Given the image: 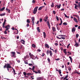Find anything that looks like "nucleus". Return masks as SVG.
Returning a JSON list of instances; mask_svg holds the SVG:
<instances>
[{
    "instance_id": "f257e3e1",
    "label": "nucleus",
    "mask_w": 80,
    "mask_h": 80,
    "mask_svg": "<svg viewBox=\"0 0 80 80\" xmlns=\"http://www.w3.org/2000/svg\"><path fill=\"white\" fill-rule=\"evenodd\" d=\"M7 68L8 71L9 72V68H11L12 67L10 66V64L9 63H7V64L5 63V65L4 66V68Z\"/></svg>"
},
{
    "instance_id": "f03ea898",
    "label": "nucleus",
    "mask_w": 80,
    "mask_h": 80,
    "mask_svg": "<svg viewBox=\"0 0 80 80\" xmlns=\"http://www.w3.org/2000/svg\"><path fill=\"white\" fill-rule=\"evenodd\" d=\"M7 22V20L6 19H4V22L3 23L2 27L3 28H8L10 27V25H8L5 27V22Z\"/></svg>"
},
{
    "instance_id": "7ed1b4c3",
    "label": "nucleus",
    "mask_w": 80,
    "mask_h": 80,
    "mask_svg": "<svg viewBox=\"0 0 80 80\" xmlns=\"http://www.w3.org/2000/svg\"><path fill=\"white\" fill-rule=\"evenodd\" d=\"M29 55L30 56V57L32 59H33V60H35V59H36V58H37V56H34L31 53H29Z\"/></svg>"
},
{
    "instance_id": "20e7f679",
    "label": "nucleus",
    "mask_w": 80,
    "mask_h": 80,
    "mask_svg": "<svg viewBox=\"0 0 80 80\" xmlns=\"http://www.w3.org/2000/svg\"><path fill=\"white\" fill-rule=\"evenodd\" d=\"M10 53L11 57H14V58L16 57V56H15V52H11Z\"/></svg>"
},
{
    "instance_id": "39448f33",
    "label": "nucleus",
    "mask_w": 80,
    "mask_h": 80,
    "mask_svg": "<svg viewBox=\"0 0 80 80\" xmlns=\"http://www.w3.org/2000/svg\"><path fill=\"white\" fill-rule=\"evenodd\" d=\"M38 7L37 6L34 8L33 11V14H36V13H37V9H38Z\"/></svg>"
},
{
    "instance_id": "423d86ee",
    "label": "nucleus",
    "mask_w": 80,
    "mask_h": 80,
    "mask_svg": "<svg viewBox=\"0 0 80 80\" xmlns=\"http://www.w3.org/2000/svg\"><path fill=\"white\" fill-rule=\"evenodd\" d=\"M49 53L50 55V56H51V57H52V52L51 50L49 51V50H48L46 51V53H47V55H48V54H49Z\"/></svg>"
},
{
    "instance_id": "0eeeda50",
    "label": "nucleus",
    "mask_w": 80,
    "mask_h": 80,
    "mask_svg": "<svg viewBox=\"0 0 80 80\" xmlns=\"http://www.w3.org/2000/svg\"><path fill=\"white\" fill-rule=\"evenodd\" d=\"M48 16L45 17L43 19V21H44V22H47L48 21L47 20H48Z\"/></svg>"
},
{
    "instance_id": "6e6552de",
    "label": "nucleus",
    "mask_w": 80,
    "mask_h": 80,
    "mask_svg": "<svg viewBox=\"0 0 80 80\" xmlns=\"http://www.w3.org/2000/svg\"><path fill=\"white\" fill-rule=\"evenodd\" d=\"M31 20L32 21V23H33V25H34V23H35V21H34L35 20V18H34L33 17H32L31 18Z\"/></svg>"
},
{
    "instance_id": "1a4fd4ad",
    "label": "nucleus",
    "mask_w": 80,
    "mask_h": 80,
    "mask_svg": "<svg viewBox=\"0 0 80 80\" xmlns=\"http://www.w3.org/2000/svg\"><path fill=\"white\" fill-rule=\"evenodd\" d=\"M47 23L49 27V29H50L51 26H50V24L49 23L50 22H49V21H48L47 22Z\"/></svg>"
},
{
    "instance_id": "9d476101",
    "label": "nucleus",
    "mask_w": 80,
    "mask_h": 80,
    "mask_svg": "<svg viewBox=\"0 0 80 80\" xmlns=\"http://www.w3.org/2000/svg\"><path fill=\"white\" fill-rule=\"evenodd\" d=\"M23 74L24 76H25V77L26 78H28V77L26 75H27V74L25 72H23Z\"/></svg>"
},
{
    "instance_id": "9b49d317",
    "label": "nucleus",
    "mask_w": 80,
    "mask_h": 80,
    "mask_svg": "<svg viewBox=\"0 0 80 80\" xmlns=\"http://www.w3.org/2000/svg\"><path fill=\"white\" fill-rule=\"evenodd\" d=\"M75 30H76V28H75L73 27L72 28V32H75Z\"/></svg>"
},
{
    "instance_id": "f8f14e48",
    "label": "nucleus",
    "mask_w": 80,
    "mask_h": 80,
    "mask_svg": "<svg viewBox=\"0 0 80 80\" xmlns=\"http://www.w3.org/2000/svg\"><path fill=\"white\" fill-rule=\"evenodd\" d=\"M43 78L42 77H38L37 78V80H43Z\"/></svg>"
},
{
    "instance_id": "ddd939ff",
    "label": "nucleus",
    "mask_w": 80,
    "mask_h": 80,
    "mask_svg": "<svg viewBox=\"0 0 80 80\" xmlns=\"http://www.w3.org/2000/svg\"><path fill=\"white\" fill-rule=\"evenodd\" d=\"M43 35L44 38H46L47 37V36L46 35V33H45V32H43Z\"/></svg>"
},
{
    "instance_id": "4468645a",
    "label": "nucleus",
    "mask_w": 80,
    "mask_h": 80,
    "mask_svg": "<svg viewBox=\"0 0 80 80\" xmlns=\"http://www.w3.org/2000/svg\"><path fill=\"white\" fill-rule=\"evenodd\" d=\"M75 42L76 43L75 44V45L74 46H76V47H78V45H79V44L77 43V42L76 41Z\"/></svg>"
},
{
    "instance_id": "2eb2a0df",
    "label": "nucleus",
    "mask_w": 80,
    "mask_h": 80,
    "mask_svg": "<svg viewBox=\"0 0 80 80\" xmlns=\"http://www.w3.org/2000/svg\"><path fill=\"white\" fill-rule=\"evenodd\" d=\"M52 30L53 32L56 31V28H54V27H52Z\"/></svg>"
},
{
    "instance_id": "dca6fc26",
    "label": "nucleus",
    "mask_w": 80,
    "mask_h": 80,
    "mask_svg": "<svg viewBox=\"0 0 80 80\" xmlns=\"http://www.w3.org/2000/svg\"><path fill=\"white\" fill-rule=\"evenodd\" d=\"M12 69L13 70V73L14 75H16V74H17V73H15V72H15V69L13 68H12Z\"/></svg>"
},
{
    "instance_id": "f3484780",
    "label": "nucleus",
    "mask_w": 80,
    "mask_h": 80,
    "mask_svg": "<svg viewBox=\"0 0 80 80\" xmlns=\"http://www.w3.org/2000/svg\"><path fill=\"white\" fill-rule=\"evenodd\" d=\"M43 7H45V6H41V7H40L39 8H38V10H41L42 9V8H43Z\"/></svg>"
},
{
    "instance_id": "a211bd4d",
    "label": "nucleus",
    "mask_w": 80,
    "mask_h": 80,
    "mask_svg": "<svg viewBox=\"0 0 80 80\" xmlns=\"http://www.w3.org/2000/svg\"><path fill=\"white\" fill-rule=\"evenodd\" d=\"M37 30H38V32H40V28L39 27H38L37 28Z\"/></svg>"
},
{
    "instance_id": "6ab92c4d",
    "label": "nucleus",
    "mask_w": 80,
    "mask_h": 80,
    "mask_svg": "<svg viewBox=\"0 0 80 80\" xmlns=\"http://www.w3.org/2000/svg\"><path fill=\"white\" fill-rule=\"evenodd\" d=\"M58 36H59V37H66V36L65 35H58Z\"/></svg>"
},
{
    "instance_id": "aec40b11",
    "label": "nucleus",
    "mask_w": 80,
    "mask_h": 80,
    "mask_svg": "<svg viewBox=\"0 0 80 80\" xmlns=\"http://www.w3.org/2000/svg\"><path fill=\"white\" fill-rule=\"evenodd\" d=\"M33 75V74H32L30 73H28L27 74L28 76H31V75Z\"/></svg>"
},
{
    "instance_id": "412c9836",
    "label": "nucleus",
    "mask_w": 80,
    "mask_h": 80,
    "mask_svg": "<svg viewBox=\"0 0 80 80\" xmlns=\"http://www.w3.org/2000/svg\"><path fill=\"white\" fill-rule=\"evenodd\" d=\"M45 47L48 48H49V46H48V45L47 44H45Z\"/></svg>"
},
{
    "instance_id": "4be33fe9",
    "label": "nucleus",
    "mask_w": 80,
    "mask_h": 80,
    "mask_svg": "<svg viewBox=\"0 0 80 80\" xmlns=\"http://www.w3.org/2000/svg\"><path fill=\"white\" fill-rule=\"evenodd\" d=\"M63 52L65 53V55H67V52L66 51V49H65L63 50Z\"/></svg>"
},
{
    "instance_id": "5701e85b",
    "label": "nucleus",
    "mask_w": 80,
    "mask_h": 80,
    "mask_svg": "<svg viewBox=\"0 0 80 80\" xmlns=\"http://www.w3.org/2000/svg\"><path fill=\"white\" fill-rule=\"evenodd\" d=\"M73 19H74V21H75V22H76V23L78 22V21H77V19H76V18H74Z\"/></svg>"
},
{
    "instance_id": "b1692460",
    "label": "nucleus",
    "mask_w": 80,
    "mask_h": 80,
    "mask_svg": "<svg viewBox=\"0 0 80 80\" xmlns=\"http://www.w3.org/2000/svg\"><path fill=\"white\" fill-rule=\"evenodd\" d=\"M5 7L2 8L0 9V11H3V10H5Z\"/></svg>"
},
{
    "instance_id": "393cba45",
    "label": "nucleus",
    "mask_w": 80,
    "mask_h": 80,
    "mask_svg": "<svg viewBox=\"0 0 80 80\" xmlns=\"http://www.w3.org/2000/svg\"><path fill=\"white\" fill-rule=\"evenodd\" d=\"M57 8H60V7H61V4H60L59 5H57Z\"/></svg>"
},
{
    "instance_id": "a878e982",
    "label": "nucleus",
    "mask_w": 80,
    "mask_h": 80,
    "mask_svg": "<svg viewBox=\"0 0 80 80\" xmlns=\"http://www.w3.org/2000/svg\"><path fill=\"white\" fill-rule=\"evenodd\" d=\"M4 15H5V13H2L0 14V16H1V17H2V16H4Z\"/></svg>"
},
{
    "instance_id": "bb28decb",
    "label": "nucleus",
    "mask_w": 80,
    "mask_h": 80,
    "mask_svg": "<svg viewBox=\"0 0 80 80\" xmlns=\"http://www.w3.org/2000/svg\"><path fill=\"white\" fill-rule=\"evenodd\" d=\"M68 74L65 76V78L63 79V80H65V79H66L67 78H68Z\"/></svg>"
},
{
    "instance_id": "cd10ccee",
    "label": "nucleus",
    "mask_w": 80,
    "mask_h": 80,
    "mask_svg": "<svg viewBox=\"0 0 80 80\" xmlns=\"http://www.w3.org/2000/svg\"><path fill=\"white\" fill-rule=\"evenodd\" d=\"M27 22L28 23H30V20H29V19H28L27 21Z\"/></svg>"
},
{
    "instance_id": "c85d7f7f",
    "label": "nucleus",
    "mask_w": 80,
    "mask_h": 80,
    "mask_svg": "<svg viewBox=\"0 0 80 80\" xmlns=\"http://www.w3.org/2000/svg\"><path fill=\"white\" fill-rule=\"evenodd\" d=\"M32 47L33 48H35V47H36V46H35V45L33 44H32Z\"/></svg>"
},
{
    "instance_id": "c756f323",
    "label": "nucleus",
    "mask_w": 80,
    "mask_h": 80,
    "mask_svg": "<svg viewBox=\"0 0 80 80\" xmlns=\"http://www.w3.org/2000/svg\"><path fill=\"white\" fill-rule=\"evenodd\" d=\"M37 72L38 73H41V71L40 70H38Z\"/></svg>"
},
{
    "instance_id": "7c9ffc66",
    "label": "nucleus",
    "mask_w": 80,
    "mask_h": 80,
    "mask_svg": "<svg viewBox=\"0 0 80 80\" xmlns=\"http://www.w3.org/2000/svg\"><path fill=\"white\" fill-rule=\"evenodd\" d=\"M24 63L25 64H28V61L26 60L24 61Z\"/></svg>"
},
{
    "instance_id": "2f4dec72",
    "label": "nucleus",
    "mask_w": 80,
    "mask_h": 80,
    "mask_svg": "<svg viewBox=\"0 0 80 80\" xmlns=\"http://www.w3.org/2000/svg\"><path fill=\"white\" fill-rule=\"evenodd\" d=\"M64 15H65V17H66V18H69V17L67 16V15L65 14L64 13Z\"/></svg>"
},
{
    "instance_id": "473e14b6",
    "label": "nucleus",
    "mask_w": 80,
    "mask_h": 80,
    "mask_svg": "<svg viewBox=\"0 0 80 80\" xmlns=\"http://www.w3.org/2000/svg\"><path fill=\"white\" fill-rule=\"evenodd\" d=\"M62 22H63V21H61L60 23L59 24V25H62Z\"/></svg>"
},
{
    "instance_id": "72a5a7b5",
    "label": "nucleus",
    "mask_w": 80,
    "mask_h": 80,
    "mask_svg": "<svg viewBox=\"0 0 80 80\" xmlns=\"http://www.w3.org/2000/svg\"><path fill=\"white\" fill-rule=\"evenodd\" d=\"M63 25H67V22H64L63 23Z\"/></svg>"
},
{
    "instance_id": "f704fd0d",
    "label": "nucleus",
    "mask_w": 80,
    "mask_h": 80,
    "mask_svg": "<svg viewBox=\"0 0 80 80\" xmlns=\"http://www.w3.org/2000/svg\"><path fill=\"white\" fill-rule=\"evenodd\" d=\"M51 7H54V4H53V2H52V4L51 5Z\"/></svg>"
},
{
    "instance_id": "c9c22d12",
    "label": "nucleus",
    "mask_w": 80,
    "mask_h": 80,
    "mask_svg": "<svg viewBox=\"0 0 80 80\" xmlns=\"http://www.w3.org/2000/svg\"><path fill=\"white\" fill-rule=\"evenodd\" d=\"M68 69L69 71H71V70H72V69H71V68L70 67H68Z\"/></svg>"
},
{
    "instance_id": "e433bc0d",
    "label": "nucleus",
    "mask_w": 80,
    "mask_h": 80,
    "mask_svg": "<svg viewBox=\"0 0 80 80\" xmlns=\"http://www.w3.org/2000/svg\"><path fill=\"white\" fill-rule=\"evenodd\" d=\"M31 70H35V66H33L32 68L31 69Z\"/></svg>"
},
{
    "instance_id": "4c0bfd02",
    "label": "nucleus",
    "mask_w": 80,
    "mask_h": 80,
    "mask_svg": "<svg viewBox=\"0 0 80 80\" xmlns=\"http://www.w3.org/2000/svg\"><path fill=\"white\" fill-rule=\"evenodd\" d=\"M47 60H48V61L49 63V62H50V58H48Z\"/></svg>"
},
{
    "instance_id": "58836bf2",
    "label": "nucleus",
    "mask_w": 80,
    "mask_h": 80,
    "mask_svg": "<svg viewBox=\"0 0 80 80\" xmlns=\"http://www.w3.org/2000/svg\"><path fill=\"white\" fill-rule=\"evenodd\" d=\"M32 3H35V0H33L32 1Z\"/></svg>"
},
{
    "instance_id": "ea45409f",
    "label": "nucleus",
    "mask_w": 80,
    "mask_h": 80,
    "mask_svg": "<svg viewBox=\"0 0 80 80\" xmlns=\"http://www.w3.org/2000/svg\"><path fill=\"white\" fill-rule=\"evenodd\" d=\"M76 38H78V37H79V35H78V34H76Z\"/></svg>"
},
{
    "instance_id": "a19ab883",
    "label": "nucleus",
    "mask_w": 80,
    "mask_h": 80,
    "mask_svg": "<svg viewBox=\"0 0 80 80\" xmlns=\"http://www.w3.org/2000/svg\"><path fill=\"white\" fill-rule=\"evenodd\" d=\"M52 12L54 15H55V14H56V13L55 12V11H52Z\"/></svg>"
},
{
    "instance_id": "79ce46f5",
    "label": "nucleus",
    "mask_w": 80,
    "mask_h": 80,
    "mask_svg": "<svg viewBox=\"0 0 80 80\" xmlns=\"http://www.w3.org/2000/svg\"><path fill=\"white\" fill-rule=\"evenodd\" d=\"M58 72H59V74H61L62 73V72H61V70H59Z\"/></svg>"
},
{
    "instance_id": "37998d69",
    "label": "nucleus",
    "mask_w": 80,
    "mask_h": 80,
    "mask_svg": "<svg viewBox=\"0 0 80 80\" xmlns=\"http://www.w3.org/2000/svg\"><path fill=\"white\" fill-rule=\"evenodd\" d=\"M22 42H23V43H25V41L23 39L21 40Z\"/></svg>"
},
{
    "instance_id": "c03bdc74",
    "label": "nucleus",
    "mask_w": 80,
    "mask_h": 80,
    "mask_svg": "<svg viewBox=\"0 0 80 80\" xmlns=\"http://www.w3.org/2000/svg\"><path fill=\"white\" fill-rule=\"evenodd\" d=\"M56 19L57 21H58L59 20V18H58V17L56 16Z\"/></svg>"
},
{
    "instance_id": "a18cd8bd",
    "label": "nucleus",
    "mask_w": 80,
    "mask_h": 80,
    "mask_svg": "<svg viewBox=\"0 0 80 80\" xmlns=\"http://www.w3.org/2000/svg\"><path fill=\"white\" fill-rule=\"evenodd\" d=\"M77 6H75V9H76L77 10H78V8H77Z\"/></svg>"
},
{
    "instance_id": "49530a36",
    "label": "nucleus",
    "mask_w": 80,
    "mask_h": 80,
    "mask_svg": "<svg viewBox=\"0 0 80 80\" xmlns=\"http://www.w3.org/2000/svg\"><path fill=\"white\" fill-rule=\"evenodd\" d=\"M33 72H34V73H38V72H37V71H35L34 70H33Z\"/></svg>"
},
{
    "instance_id": "de8ad7c7",
    "label": "nucleus",
    "mask_w": 80,
    "mask_h": 80,
    "mask_svg": "<svg viewBox=\"0 0 80 80\" xmlns=\"http://www.w3.org/2000/svg\"><path fill=\"white\" fill-rule=\"evenodd\" d=\"M54 45L56 46H58V43H55Z\"/></svg>"
},
{
    "instance_id": "09e8293b",
    "label": "nucleus",
    "mask_w": 80,
    "mask_h": 80,
    "mask_svg": "<svg viewBox=\"0 0 80 80\" xmlns=\"http://www.w3.org/2000/svg\"><path fill=\"white\" fill-rule=\"evenodd\" d=\"M69 58L70 59V60H72V57H71V56H69Z\"/></svg>"
},
{
    "instance_id": "8fccbe9b",
    "label": "nucleus",
    "mask_w": 80,
    "mask_h": 80,
    "mask_svg": "<svg viewBox=\"0 0 80 80\" xmlns=\"http://www.w3.org/2000/svg\"><path fill=\"white\" fill-rule=\"evenodd\" d=\"M43 20V19L42 18H41L40 19V22H42V20Z\"/></svg>"
},
{
    "instance_id": "3c124183",
    "label": "nucleus",
    "mask_w": 80,
    "mask_h": 80,
    "mask_svg": "<svg viewBox=\"0 0 80 80\" xmlns=\"http://www.w3.org/2000/svg\"><path fill=\"white\" fill-rule=\"evenodd\" d=\"M75 72V73H77V74H78V75H80V73H79V72Z\"/></svg>"
},
{
    "instance_id": "603ef678",
    "label": "nucleus",
    "mask_w": 80,
    "mask_h": 80,
    "mask_svg": "<svg viewBox=\"0 0 80 80\" xmlns=\"http://www.w3.org/2000/svg\"><path fill=\"white\" fill-rule=\"evenodd\" d=\"M4 33L5 34H7V31H5Z\"/></svg>"
},
{
    "instance_id": "864d4df0",
    "label": "nucleus",
    "mask_w": 80,
    "mask_h": 80,
    "mask_svg": "<svg viewBox=\"0 0 80 80\" xmlns=\"http://www.w3.org/2000/svg\"><path fill=\"white\" fill-rule=\"evenodd\" d=\"M29 66H32V65H33L32 64H31V63H29L28 64Z\"/></svg>"
},
{
    "instance_id": "5fc2aeb1",
    "label": "nucleus",
    "mask_w": 80,
    "mask_h": 80,
    "mask_svg": "<svg viewBox=\"0 0 80 80\" xmlns=\"http://www.w3.org/2000/svg\"><path fill=\"white\" fill-rule=\"evenodd\" d=\"M44 55H45V53H43L42 55V57H44Z\"/></svg>"
},
{
    "instance_id": "6e6d98bb",
    "label": "nucleus",
    "mask_w": 80,
    "mask_h": 80,
    "mask_svg": "<svg viewBox=\"0 0 80 80\" xmlns=\"http://www.w3.org/2000/svg\"><path fill=\"white\" fill-rule=\"evenodd\" d=\"M27 58V56L24 57V59H25V60H26Z\"/></svg>"
},
{
    "instance_id": "4d7b16f0",
    "label": "nucleus",
    "mask_w": 80,
    "mask_h": 80,
    "mask_svg": "<svg viewBox=\"0 0 80 80\" xmlns=\"http://www.w3.org/2000/svg\"><path fill=\"white\" fill-rule=\"evenodd\" d=\"M75 17H77V18H79V16L77 15H76V16H75Z\"/></svg>"
},
{
    "instance_id": "13d9d810",
    "label": "nucleus",
    "mask_w": 80,
    "mask_h": 80,
    "mask_svg": "<svg viewBox=\"0 0 80 80\" xmlns=\"http://www.w3.org/2000/svg\"><path fill=\"white\" fill-rule=\"evenodd\" d=\"M37 51L38 52H41V50L40 49H38L37 50Z\"/></svg>"
},
{
    "instance_id": "bf43d9fd",
    "label": "nucleus",
    "mask_w": 80,
    "mask_h": 80,
    "mask_svg": "<svg viewBox=\"0 0 80 80\" xmlns=\"http://www.w3.org/2000/svg\"><path fill=\"white\" fill-rule=\"evenodd\" d=\"M59 60H60V58H58V59H55V60H56V61H58Z\"/></svg>"
},
{
    "instance_id": "052dcab7",
    "label": "nucleus",
    "mask_w": 80,
    "mask_h": 80,
    "mask_svg": "<svg viewBox=\"0 0 80 80\" xmlns=\"http://www.w3.org/2000/svg\"><path fill=\"white\" fill-rule=\"evenodd\" d=\"M57 38H58V39H61L62 38H59L58 37V36H57Z\"/></svg>"
},
{
    "instance_id": "680f3d73",
    "label": "nucleus",
    "mask_w": 80,
    "mask_h": 80,
    "mask_svg": "<svg viewBox=\"0 0 80 80\" xmlns=\"http://www.w3.org/2000/svg\"><path fill=\"white\" fill-rule=\"evenodd\" d=\"M12 30H15V28H14V27L12 28Z\"/></svg>"
},
{
    "instance_id": "e2e57ef3",
    "label": "nucleus",
    "mask_w": 80,
    "mask_h": 80,
    "mask_svg": "<svg viewBox=\"0 0 80 80\" xmlns=\"http://www.w3.org/2000/svg\"><path fill=\"white\" fill-rule=\"evenodd\" d=\"M57 29L58 30H60V28H59L57 27Z\"/></svg>"
},
{
    "instance_id": "0e129e2a",
    "label": "nucleus",
    "mask_w": 80,
    "mask_h": 80,
    "mask_svg": "<svg viewBox=\"0 0 80 80\" xmlns=\"http://www.w3.org/2000/svg\"><path fill=\"white\" fill-rule=\"evenodd\" d=\"M11 0V3H13V1L14 0Z\"/></svg>"
},
{
    "instance_id": "69168bd1",
    "label": "nucleus",
    "mask_w": 80,
    "mask_h": 80,
    "mask_svg": "<svg viewBox=\"0 0 80 80\" xmlns=\"http://www.w3.org/2000/svg\"><path fill=\"white\" fill-rule=\"evenodd\" d=\"M75 28L78 27V25H75Z\"/></svg>"
},
{
    "instance_id": "338daca9",
    "label": "nucleus",
    "mask_w": 80,
    "mask_h": 80,
    "mask_svg": "<svg viewBox=\"0 0 80 80\" xmlns=\"http://www.w3.org/2000/svg\"><path fill=\"white\" fill-rule=\"evenodd\" d=\"M76 2V3H77L78 4V1H75Z\"/></svg>"
},
{
    "instance_id": "774afa93",
    "label": "nucleus",
    "mask_w": 80,
    "mask_h": 80,
    "mask_svg": "<svg viewBox=\"0 0 80 80\" xmlns=\"http://www.w3.org/2000/svg\"><path fill=\"white\" fill-rule=\"evenodd\" d=\"M8 13H10V10H9L8 11Z\"/></svg>"
}]
</instances>
